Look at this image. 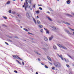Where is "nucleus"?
<instances>
[{"mask_svg":"<svg viewBox=\"0 0 74 74\" xmlns=\"http://www.w3.org/2000/svg\"><path fill=\"white\" fill-rule=\"evenodd\" d=\"M27 0H25V3H24V5H26V6H25V10L26 11V9H27V7L28 8H29L30 9H31V10H32V8H31L30 6H29V5H28V3H27Z\"/></svg>","mask_w":74,"mask_h":74,"instance_id":"1","label":"nucleus"},{"mask_svg":"<svg viewBox=\"0 0 74 74\" xmlns=\"http://www.w3.org/2000/svg\"><path fill=\"white\" fill-rule=\"evenodd\" d=\"M58 45L59 46L60 48H62V49H66L67 48L66 47H64V46H62L61 45H60L59 44H58Z\"/></svg>","mask_w":74,"mask_h":74,"instance_id":"2","label":"nucleus"},{"mask_svg":"<svg viewBox=\"0 0 74 74\" xmlns=\"http://www.w3.org/2000/svg\"><path fill=\"white\" fill-rule=\"evenodd\" d=\"M13 58H16V59H20V60H23L21 59V58H19L18 56L14 55L13 56Z\"/></svg>","mask_w":74,"mask_h":74,"instance_id":"3","label":"nucleus"},{"mask_svg":"<svg viewBox=\"0 0 74 74\" xmlns=\"http://www.w3.org/2000/svg\"><path fill=\"white\" fill-rule=\"evenodd\" d=\"M57 55L59 57H60V58H61L62 60H64V58H63L62 57V55H60H60H59L58 54H57Z\"/></svg>","mask_w":74,"mask_h":74,"instance_id":"4","label":"nucleus"},{"mask_svg":"<svg viewBox=\"0 0 74 74\" xmlns=\"http://www.w3.org/2000/svg\"><path fill=\"white\" fill-rule=\"evenodd\" d=\"M26 15L27 18H29V17L30 16V14H28V13H26Z\"/></svg>","mask_w":74,"mask_h":74,"instance_id":"5","label":"nucleus"},{"mask_svg":"<svg viewBox=\"0 0 74 74\" xmlns=\"http://www.w3.org/2000/svg\"><path fill=\"white\" fill-rule=\"evenodd\" d=\"M65 31L67 33L69 34H70L71 35H72V34L71 33H70V32H69V31L67 30H65Z\"/></svg>","mask_w":74,"mask_h":74,"instance_id":"6","label":"nucleus"},{"mask_svg":"<svg viewBox=\"0 0 74 74\" xmlns=\"http://www.w3.org/2000/svg\"><path fill=\"white\" fill-rule=\"evenodd\" d=\"M53 36H51V37H50V38H49V41H51V40H52V38H53Z\"/></svg>","mask_w":74,"mask_h":74,"instance_id":"7","label":"nucleus"},{"mask_svg":"<svg viewBox=\"0 0 74 74\" xmlns=\"http://www.w3.org/2000/svg\"><path fill=\"white\" fill-rule=\"evenodd\" d=\"M44 39L45 41H48V38L45 36L44 37Z\"/></svg>","mask_w":74,"mask_h":74,"instance_id":"8","label":"nucleus"},{"mask_svg":"<svg viewBox=\"0 0 74 74\" xmlns=\"http://www.w3.org/2000/svg\"><path fill=\"white\" fill-rule=\"evenodd\" d=\"M66 3L68 4H69L71 3V1L69 0H68L66 1Z\"/></svg>","mask_w":74,"mask_h":74,"instance_id":"9","label":"nucleus"},{"mask_svg":"<svg viewBox=\"0 0 74 74\" xmlns=\"http://www.w3.org/2000/svg\"><path fill=\"white\" fill-rule=\"evenodd\" d=\"M47 58L48 59V60H50V61H52V60H51V58H50V57H49L47 56Z\"/></svg>","mask_w":74,"mask_h":74,"instance_id":"10","label":"nucleus"},{"mask_svg":"<svg viewBox=\"0 0 74 74\" xmlns=\"http://www.w3.org/2000/svg\"><path fill=\"white\" fill-rule=\"evenodd\" d=\"M64 60L65 62H66V63H68V62H69V60H66V58H64Z\"/></svg>","mask_w":74,"mask_h":74,"instance_id":"11","label":"nucleus"},{"mask_svg":"<svg viewBox=\"0 0 74 74\" xmlns=\"http://www.w3.org/2000/svg\"><path fill=\"white\" fill-rule=\"evenodd\" d=\"M10 1H9L7 2L6 3V4H10Z\"/></svg>","mask_w":74,"mask_h":74,"instance_id":"12","label":"nucleus"},{"mask_svg":"<svg viewBox=\"0 0 74 74\" xmlns=\"http://www.w3.org/2000/svg\"><path fill=\"white\" fill-rule=\"evenodd\" d=\"M54 65H55V67H58V62L57 63H55L54 64Z\"/></svg>","mask_w":74,"mask_h":74,"instance_id":"13","label":"nucleus"},{"mask_svg":"<svg viewBox=\"0 0 74 74\" xmlns=\"http://www.w3.org/2000/svg\"><path fill=\"white\" fill-rule=\"evenodd\" d=\"M47 18H48V19H49V21H52V19H51V18H50L49 17H47Z\"/></svg>","mask_w":74,"mask_h":74,"instance_id":"14","label":"nucleus"},{"mask_svg":"<svg viewBox=\"0 0 74 74\" xmlns=\"http://www.w3.org/2000/svg\"><path fill=\"white\" fill-rule=\"evenodd\" d=\"M53 48L54 49H56V47L55 45H54L53 46Z\"/></svg>","mask_w":74,"mask_h":74,"instance_id":"15","label":"nucleus"},{"mask_svg":"<svg viewBox=\"0 0 74 74\" xmlns=\"http://www.w3.org/2000/svg\"><path fill=\"white\" fill-rule=\"evenodd\" d=\"M65 24H66V25H70V23L67 22H64Z\"/></svg>","mask_w":74,"mask_h":74,"instance_id":"16","label":"nucleus"},{"mask_svg":"<svg viewBox=\"0 0 74 74\" xmlns=\"http://www.w3.org/2000/svg\"><path fill=\"white\" fill-rule=\"evenodd\" d=\"M38 26L40 28H42V25H39Z\"/></svg>","mask_w":74,"mask_h":74,"instance_id":"17","label":"nucleus"},{"mask_svg":"<svg viewBox=\"0 0 74 74\" xmlns=\"http://www.w3.org/2000/svg\"><path fill=\"white\" fill-rule=\"evenodd\" d=\"M60 67V64L59 63V62H58V67Z\"/></svg>","mask_w":74,"mask_h":74,"instance_id":"18","label":"nucleus"},{"mask_svg":"<svg viewBox=\"0 0 74 74\" xmlns=\"http://www.w3.org/2000/svg\"><path fill=\"white\" fill-rule=\"evenodd\" d=\"M37 23L38 24H41V22L39 21H37Z\"/></svg>","mask_w":74,"mask_h":74,"instance_id":"19","label":"nucleus"},{"mask_svg":"<svg viewBox=\"0 0 74 74\" xmlns=\"http://www.w3.org/2000/svg\"><path fill=\"white\" fill-rule=\"evenodd\" d=\"M67 15H68V16H71V17H73V16L71 15L70 14H67Z\"/></svg>","mask_w":74,"mask_h":74,"instance_id":"20","label":"nucleus"},{"mask_svg":"<svg viewBox=\"0 0 74 74\" xmlns=\"http://www.w3.org/2000/svg\"><path fill=\"white\" fill-rule=\"evenodd\" d=\"M27 1L29 4H31V1L30 0H27Z\"/></svg>","mask_w":74,"mask_h":74,"instance_id":"21","label":"nucleus"},{"mask_svg":"<svg viewBox=\"0 0 74 74\" xmlns=\"http://www.w3.org/2000/svg\"><path fill=\"white\" fill-rule=\"evenodd\" d=\"M16 13L14 11H13L12 12V14H15Z\"/></svg>","mask_w":74,"mask_h":74,"instance_id":"22","label":"nucleus"},{"mask_svg":"<svg viewBox=\"0 0 74 74\" xmlns=\"http://www.w3.org/2000/svg\"><path fill=\"white\" fill-rule=\"evenodd\" d=\"M46 33H48V34H49V31L47 29L46 31Z\"/></svg>","mask_w":74,"mask_h":74,"instance_id":"23","label":"nucleus"},{"mask_svg":"<svg viewBox=\"0 0 74 74\" xmlns=\"http://www.w3.org/2000/svg\"><path fill=\"white\" fill-rule=\"evenodd\" d=\"M33 20H34V21L35 23H36H36H36V20H35V19L33 18Z\"/></svg>","mask_w":74,"mask_h":74,"instance_id":"24","label":"nucleus"},{"mask_svg":"<svg viewBox=\"0 0 74 74\" xmlns=\"http://www.w3.org/2000/svg\"><path fill=\"white\" fill-rule=\"evenodd\" d=\"M23 30H25V31H26V32H29V31H28V30H27V29H26V28H24Z\"/></svg>","mask_w":74,"mask_h":74,"instance_id":"25","label":"nucleus"},{"mask_svg":"<svg viewBox=\"0 0 74 74\" xmlns=\"http://www.w3.org/2000/svg\"><path fill=\"white\" fill-rule=\"evenodd\" d=\"M3 18H4V19H7V17L6 16H3Z\"/></svg>","mask_w":74,"mask_h":74,"instance_id":"26","label":"nucleus"},{"mask_svg":"<svg viewBox=\"0 0 74 74\" xmlns=\"http://www.w3.org/2000/svg\"><path fill=\"white\" fill-rule=\"evenodd\" d=\"M68 56L69 57V58H71V59H73V58H72L71 56H70L68 54Z\"/></svg>","mask_w":74,"mask_h":74,"instance_id":"27","label":"nucleus"},{"mask_svg":"<svg viewBox=\"0 0 74 74\" xmlns=\"http://www.w3.org/2000/svg\"><path fill=\"white\" fill-rule=\"evenodd\" d=\"M45 67L46 69H48V67L47 65H45Z\"/></svg>","mask_w":74,"mask_h":74,"instance_id":"28","label":"nucleus"},{"mask_svg":"<svg viewBox=\"0 0 74 74\" xmlns=\"http://www.w3.org/2000/svg\"><path fill=\"white\" fill-rule=\"evenodd\" d=\"M36 14H39V11H37L36 12Z\"/></svg>","mask_w":74,"mask_h":74,"instance_id":"29","label":"nucleus"},{"mask_svg":"<svg viewBox=\"0 0 74 74\" xmlns=\"http://www.w3.org/2000/svg\"><path fill=\"white\" fill-rule=\"evenodd\" d=\"M16 61H17V62L18 63H19V64H21V63H20V62H19V61H18L17 60H16Z\"/></svg>","mask_w":74,"mask_h":74,"instance_id":"30","label":"nucleus"},{"mask_svg":"<svg viewBox=\"0 0 74 74\" xmlns=\"http://www.w3.org/2000/svg\"><path fill=\"white\" fill-rule=\"evenodd\" d=\"M8 12L10 14H11V10H9Z\"/></svg>","mask_w":74,"mask_h":74,"instance_id":"31","label":"nucleus"},{"mask_svg":"<svg viewBox=\"0 0 74 74\" xmlns=\"http://www.w3.org/2000/svg\"><path fill=\"white\" fill-rule=\"evenodd\" d=\"M52 69L53 70H55V67H53Z\"/></svg>","mask_w":74,"mask_h":74,"instance_id":"32","label":"nucleus"},{"mask_svg":"<svg viewBox=\"0 0 74 74\" xmlns=\"http://www.w3.org/2000/svg\"><path fill=\"white\" fill-rule=\"evenodd\" d=\"M66 66L67 67L69 68L70 67V66L68 64H66Z\"/></svg>","mask_w":74,"mask_h":74,"instance_id":"33","label":"nucleus"},{"mask_svg":"<svg viewBox=\"0 0 74 74\" xmlns=\"http://www.w3.org/2000/svg\"><path fill=\"white\" fill-rule=\"evenodd\" d=\"M25 6H26V4L25 3V5L24 6V5H23V7H25Z\"/></svg>","mask_w":74,"mask_h":74,"instance_id":"34","label":"nucleus"},{"mask_svg":"<svg viewBox=\"0 0 74 74\" xmlns=\"http://www.w3.org/2000/svg\"><path fill=\"white\" fill-rule=\"evenodd\" d=\"M69 74H73V73H72V72L71 71L69 72Z\"/></svg>","mask_w":74,"mask_h":74,"instance_id":"35","label":"nucleus"},{"mask_svg":"<svg viewBox=\"0 0 74 74\" xmlns=\"http://www.w3.org/2000/svg\"><path fill=\"white\" fill-rule=\"evenodd\" d=\"M40 32H42H42H43V29H41L40 30Z\"/></svg>","mask_w":74,"mask_h":74,"instance_id":"36","label":"nucleus"},{"mask_svg":"<svg viewBox=\"0 0 74 74\" xmlns=\"http://www.w3.org/2000/svg\"><path fill=\"white\" fill-rule=\"evenodd\" d=\"M52 28H53V29L54 30H55L56 29V27H52Z\"/></svg>","mask_w":74,"mask_h":74,"instance_id":"37","label":"nucleus"},{"mask_svg":"<svg viewBox=\"0 0 74 74\" xmlns=\"http://www.w3.org/2000/svg\"><path fill=\"white\" fill-rule=\"evenodd\" d=\"M28 34H31V35H32V33L30 32H28Z\"/></svg>","mask_w":74,"mask_h":74,"instance_id":"38","label":"nucleus"},{"mask_svg":"<svg viewBox=\"0 0 74 74\" xmlns=\"http://www.w3.org/2000/svg\"><path fill=\"white\" fill-rule=\"evenodd\" d=\"M33 7H34V8H35V7H36V4H34L33 5Z\"/></svg>","mask_w":74,"mask_h":74,"instance_id":"39","label":"nucleus"},{"mask_svg":"<svg viewBox=\"0 0 74 74\" xmlns=\"http://www.w3.org/2000/svg\"><path fill=\"white\" fill-rule=\"evenodd\" d=\"M39 9H40V10H42V8L41 7H39Z\"/></svg>","mask_w":74,"mask_h":74,"instance_id":"40","label":"nucleus"},{"mask_svg":"<svg viewBox=\"0 0 74 74\" xmlns=\"http://www.w3.org/2000/svg\"><path fill=\"white\" fill-rule=\"evenodd\" d=\"M71 14L72 15H73V16H74V13L72 12V13H71Z\"/></svg>","mask_w":74,"mask_h":74,"instance_id":"41","label":"nucleus"},{"mask_svg":"<svg viewBox=\"0 0 74 74\" xmlns=\"http://www.w3.org/2000/svg\"><path fill=\"white\" fill-rule=\"evenodd\" d=\"M71 14L72 15H73V16H74V13L72 12V13H71Z\"/></svg>","mask_w":74,"mask_h":74,"instance_id":"42","label":"nucleus"},{"mask_svg":"<svg viewBox=\"0 0 74 74\" xmlns=\"http://www.w3.org/2000/svg\"><path fill=\"white\" fill-rule=\"evenodd\" d=\"M70 29H71V30H72V31H73V32L74 31V29H73L70 28Z\"/></svg>","mask_w":74,"mask_h":74,"instance_id":"43","label":"nucleus"},{"mask_svg":"<svg viewBox=\"0 0 74 74\" xmlns=\"http://www.w3.org/2000/svg\"><path fill=\"white\" fill-rule=\"evenodd\" d=\"M14 72H15V73H18V72H17V71H14Z\"/></svg>","mask_w":74,"mask_h":74,"instance_id":"44","label":"nucleus"},{"mask_svg":"<svg viewBox=\"0 0 74 74\" xmlns=\"http://www.w3.org/2000/svg\"><path fill=\"white\" fill-rule=\"evenodd\" d=\"M22 64H23V65H25V63H24V62H22Z\"/></svg>","mask_w":74,"mask_h":74,"instance_id":"45","label":"nucleus"},{"mask_svg":"<svg viewBox=\"0 0 74 74\" xmlns=\"http://www.w3.org/2000/svg\"><path fill=\"white\" fill-rule=\"evenodd\" d=\"M8 41H10V42H12V40H9V39L8 40Z\"/></svg>","mask_w":74,"mask_h":74,"instance_id":"46","label":"nucleus"},{"mask_svg":"<svg viewBox=\"0 0 74 74\" xmlns=\"http://www.w3.org/2000/svg\"><path fill=\"white\" fill-rule=\"evenodd\" d=\"M49 63L50 64H51V65H52V63L49 62Z\"/></svg>","mask_w":74,"mask_h":74,"instance_id":"47","label":"nucleus"},{"mask_svg":"<svg viewBox=\"0 0 74 74\" xmlns=\"http://www.w3.org/2000/svg\"><path fill=\"white\" fill-rule=\"evenodd\" d=\"M5 44H6V45H8V43H7V42H5Z\"/></svg>","mask_w":74,"mask_h":74,"instance_id":"48","label":"nucleus"},{"mask_svg":"<svg viewBox=\"0 0 74 74\" xmlns=\"http://www.w3.org/2000/svg\"><path fill=\"white\" fill-rule=\"evenodd\" d=\"M47 13H48V14H50V12L48 11L47 12Z\"/></svg>","mask_w":74,"mask_h":74,"instance_id":"49","label":"nucleus"},{"mask_svg":"<svg viewBox=\"0 0 74 74\" xmlns=\"http://www.w3.org/2000/svg\"><path fill=\"white\" fill-rule=\"evenodd\" d=\"M41 64H42V65H43V66H44V64L42 63H41Z\"/></svg>","mask_w":74,"mask_h":74,"instance_id":"50","label":"nucleus"},{"mask_svg":"<svg viewBox=\"0 0 74 74\" xmlns=\"http://www.w3.org/2000/svg\"><path fill=\"white\" fill-rule=\"evenodd\" d=\"M44 29H45V30H46V31L47 30V29H46L45 28H44Z\"/></svg>","mask_w":74,"mask_h":74,"instance_id":"51","label":"nucleus"},{"mask_svg":"<svg viewBox=\"0 0 74 74\" xmlns=\"http://www.w3.org/2000/svg\"><path fill=\"white\" fill-rule=\"evenodd\" d=\"M49 10H50V11H52V10L51 8H50L49 9Z\"/></svg>","mask_w":74,"mask_h":74,"instance_id":"52","label":"nucleus"},{"mask_svg":"<svg viewBox=\"0 0 74 74\" xmlns=\"http://www.w3.org/2000/svg\"><path fill=\"white\" fill-rule=\"evenodd\" d=\"M38 60H39V61H40V59L38 58Z\"/></svg>","mask_w":74,"mask_h":74,"instance_id":"53","label":"nucleus"},{"mask_svg":"<svg viewBox=\"0 0 74 74\" xmlns=\"http://www.w3.org/2000/svg\"><path fill=\"white\" fill-rule=\"evenodd\" d=\"M38 6H42V5H40L39 4H38Z\"/></svg>","mask_w":74,"mask_h":74,"instance_id":"54","label":"nucleus"},{"mask_svg":"<svg viewBox=\"0 0 74 74\" xmlns=\"http://www.w3.org/2000/svg\"><path fill=\"white\" fill-rule=\"evenodd\" d=\"M2 26H5V25H4V24H3Z\"/></svg>","mask_w":74,"mask_h":74,"instance_id":"55","label":"nucleus"},{"mask_svg":"<svg viewBox=\"0 0 74 74\" xmlns=\"http://www.w3.org/2000/svg\"><path fill=\"white\" fill-rule=\"evenodd\" d=\"M36 74H38V72H36Z\"/></svg>","mask_w":74,"mask_h":74,"instance_id":"56","label":"nucleus"},{"mask_svg":"<svg viewBox=\"0 0 74 74\" xmlns=\"http://www.w3.org/2000/svg\"><path fill=\"white\" fill-rule=\"evenodd\" d=\"M8 37H10V38L11 37V36H8Z\"/></svg>","mask_w":74,"mask_h":74,"instance_id":"57","label":"nucleus"},{"mask_svg":"<svg viewBox=\"0 0 74 74\" xmlns=\"http://www.w3.org/2000/svg\"><path fill=\"white\" fill-rule=\"evenodd\" d=\"M18 16L19 17H20V16H21L20 15H18Z\"/></svg>","mask_w":74,"mask_h":74,"instance_id":"58","label":"nucleus"},{"mask_svg":"<svg viewBox=\"0 0 74 74\" xmlns=\"http://www.w3.org/2000/svg\"><path fill=\"white\" fill-rule=\"evenodd\" d=\"M37 18H39V17H38V16H37Z\"/></svg>","mask_w":74,"mask_h":74,"instance_id":"59","label":"nucleus"},{"mask_svg":"<svg viewBox=\"0 0 74 74\" xmlns=\"http://www.w3.org/2000/svg\"><path fill=\"white\" fill-rule=\"evenodd\" d=\"M21 27V28H22V27L21 26V27Z\"/></svg>","mask_w":74,"mask_h":74,"instance_id":"60","label":"nucleus"},{"mask_svg":"<svg viewBox=\"0 0 74 74\" xmlns=\"http://www.w3.org/2000/svg\"><path fill=\"white\" fill-rule=\"evenodd\" d=\"M16 0H12L13 1H15Z\"/></svg>","mask_w":74,"mask_h":74,"instance_id":"61","label":"nucleus"},{"mask_svg":"<svg viewBox=\"0 0 74 74\" xmlns=\"http://www.w3.org/2000/svg\"><path fill=\"white\" fill-rule=\"evenodd\" d=\"M36 53H37V54H38V53H37V52H36Z\"/></svg>","mask_w":74,"mask_h":74,"instance_id":"62","label":"nucleus"},{"mask_svg":"<svg viewBox=\"0 0 74 74\" xmlns=\"http://www.w3.org/2000/svg\"><path fill=\"white\" fill-rule=\"evenodd\" d=\"M15 38H18L17 37H15Z\"/></svg>","mask_w":74,"mask_h":74,"instance_id":"63","label":"nucleus"},{"mask_svg":"<svg viewBox=\"0 0 74 74\" xmlns=\"http://www.w3.org/2000/svg\"><path fill=\"white\" fill-rule=\"evenodd\" d=\"M73 66H74V64H73Z\"/></svg>","mask_w":74,"mask_h":74,"instance_id":"64","label":"nucleus"}]
</instances>
